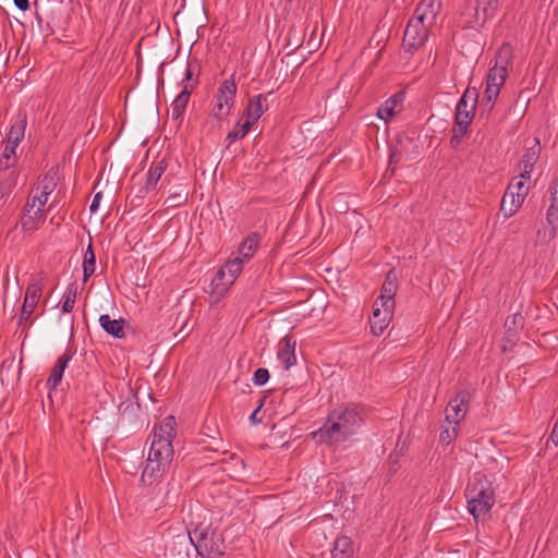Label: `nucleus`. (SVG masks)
<instances>
[{
    "label": "nucleus",
    "instance_id": "1",
    "mask_svg": "<svg viewBox=\"0 0 558 558\" xmlns=\"http://www.w3.org/2000/svg\"><path fill=\"white\" fill-rule=\"evenodd\" d=\"M366 408L359 403H345L328 413L324 425L315 433L323 442L339 444L355 436L364 425Z\"/></svg>",
    "mask_w": 558,
    "mask_h": 558
},
{
    "label": "nucleus",
    "instance_id": "2",
    "mask_svg": "<svg viewBox=\"0 0 558 558\" xmlns=\"http://www.w3.org/2000/svg\"><path fill=\"white\" fill-rule=\"evenodd\" d=\"M468 510L475 522L485 521L495 505V492L492 482L481 472L469 480L465 488Z\"/></svg>",
    "mask_w": 558,
    "mask_h": 558
},
{
    "label": "nucleus",
    "instance_id": "3",
    "mask_svg": "<svg viewBox=\"0 0 558 558\" xmlns=\"http://www.w3.org/2000/svg\"><path fill=\"white\" fill-rule=\"evenodd\" d=\"M512 61V48L509 44H502L496 52L494 65L486 75V88L482 98V109L490 112L494 101L498 98L500 88L508 76V66Z\"/></svg>",
    "mask_w": 558,
    "mask_h": 558
},
{
    "label": "nucleus",
    "instance_id": "4",
    "mask_svg": "<svg viewBox=\"0 0 558 558\" xmlns=\"http://www.w3.org/2000/svg\"><path fill=\"white\" fill-rule=\"evenodd\" d=\"M175 426L174 416L169 415L159 425L154 427L153 440L147 458L170 466L174 453L172 441L177 436Z\"/></svg>",
    "mask_w": 558,
    "mask_h": 558
},
{
    "label": "nucleus",
    "instance_id": "5",
    "mask_svg": "<svg viewBox=\"0 0 558 558\" xmlns=\"http://www.w3.org/2000/svg\"><path fill=\"white\" fill-rule=\"evenodd\" d=\"M477 99L478 93L476 88H466L458 101L454 112V126L450 138L452 147H458L468 133L474 118Z\"/></svg>",
    "mask_w": 558,
    "mask_h": 558
},
{
    "label": "nucleus",
    "instance_id": "6",
    "mask_svg": "<svg viewBox=\"0 0 558 558\" xmlns=\"http://www.w3.org/2000/svg\"><path fill=\"white\" fill-rule=\"evenodd\" d=\"M499 0H474L464 7L460 14L462 28L481 31L499 10Z\"/></svg>",
    "mask_w": 558,
    "mask_h": 558
},
{
    "label": "nucleus",
    "instance_id": "7",
    "mask_svg": "<svg viewBox=\"0 0 558 558\" xmlns=\"http://www.w3.org/2000/svg\"><path fill=\"white\" fill-rule=\"evenodd\" d=\"M190 543L202 558H220L225 554L222 535L209 527H196L189 532Z\"/></svg>",
    "mask_w": 558,
    "mask_h": 558
},
{
    "label": "nucleus",
    "instance_id": "8",
    "mask_svg": "<svg viewBox=\"0 0 558 558\" xmlns=\"http://www.w3.org/2000/svg\"><path fill=\"white\" fill-rule=\"evenodd\" d=\"M47 195L41 194L35 190V194L29 196L21 220V227L24 231H34L38 229L39 225L46 219L45 206L48 202Z\"/></svg>",
    "mask_w": 558,
    "mask_h": 558
},
{
    "label": "nucleus",
    "instance_id": "9",
    "mask_svg": "<svg viewBox=\"0 0 558 558\" xmlns=\"http://www.w3.org/2000/svg\"><path fill=\"white\" fill-rule=\"evenodd\" d=\"M236 84L233 78L225 80L215 96L211 116L219 122L225 121L235 104Z\"/></svg>",
    "mask_w": 558,
    "mask_h": 558
},
{
    "label": "nucleus",
    "instance_id": "10",
    "mask_svg": "<svg viewBox=\"0 0 558 558\" xmlns=\"http://www.w3.org/2000/svg\"><path fill=\"white\" fill-rule=\"evenodd\" d=\"M244 264L245 262H243L239 256L229 259L213 278V290L217 293L226 292L241 274Z\"/></svg>",
    "mask_w": 558,
    "mask_h": 558
},
{
    "label": "nucleus",
    "instance_id": "11",
    "mask_svg": "<svg viewBox=\"0 0 558 558\" xmlns=\"http://www.w3.org/2000/svg\"><path fill=\"white\" fill-rule=\"evenodd\" d=\"M470 400L471 393L469 390H459L446 407L445 422L459 425L468 413Z\"/></svg>",
    "mask_w": 558,
    "mask_h": 558
},
{
    "label": "nucleus",
    "instance_id": "12",
    "mask_svg": "<svg viewBox=\"0 0 558 558\" xmlns=\"http://www.w3.org/2000/svg\"><path fill=\"white\" fill-rule=\"evenodd\" d=\"M427 37L428 29L409 21L403 35L404 50L408 52H414L424 45Z\"/></svg>",
    "mask_w": 558,
    "mask_h": 558
},
{
    "label": "nucleus",
    "instance_id": "13",
    "mask_svg": "<svg viewBox=\"0 0 558 558\" xmlns=\"http://www.w3.org/2000/svg\"><path fill=\"white\" fill-rule=\"evenodd\" d=\"M41 291L43 288L40 283L33 282L28 284L25 291V298L21 308L19 324L28 320L41 296Z\"/></svg>",
    "mask_w": 558,
    "mask_h": 558
},
{
    "label": "nucleus",
    "instance_id": "14",
    "mask_svg": "<svg viewBox=\"0 0 558 558\" xmlns=\"http://www.w3.org/2000/svg\"><path fill=\"white\" fill-rule=\"evenodd\" d=\"M395 308L380 307L378 301L373 306V316L369 319L371 331L374 336H380L388 327Z\"/></svg>",
    "mask_w": 558,
    "mask_h": 558
},
{
    "label": "nucleus",
    "instance_id": "15",
    "mask_svg": "<svg viewBox=\"0 0 558 558\" xmlns=\"http://www.w3.org/2000/svg\"><path fill=\"white\" fill-rule=\"evenodd\" d=\"M556 192H551L553 203L547 209L546 221L543 229L538 230L537 239L542 242H550L556 236L557 221H558V209L555 207Z\"/></svg>",
    "mask_w": 558,
    "mask_h": 558
},
{
    "label": "nucleus",
    "instance_id": "16",
    "mask_svg": "<svg viewBox=\"0 0 558 558\" xmlns=\"http://www.w3.org/2000/svg\"><path fill=\"white\" fill-rule=\"evenodd\" d=\"M398 289L397 276L393 270L388 271L385 281L380 288V295L376 301L380 307L395 308V295Z\"/></svg>",
    "mask_w": 558,
    "mask_h": 558
},
{
    "label": "nucleus",
    "instance_id": "17",
    "mask_svg": "<svg viewBox=\"0 0 558 558\" xmlns=\"http://www.w3.org/2000/svg\"><path fill=\"white\" fill-rule=\"evenodd\" d=\"M294 350L295 340L292 337L286 336L280 340L277 359L286 371L296 363Z\"/></svg>",
    "mask_w": 558,
    "mask_h": 558
},
{
    "label": "nucleus",
    "instance_id": "18",
    "mask_svg": "<svg viewBox=\"0 0 558 558\" xmlns=\"http://www.w3.org/2000/svg\"><path fill=\"white\" fill-rule=\"evenodd\" d=\"M267 109L268 101L266 95L258 94L253 96L250 98L247 107L244 111L246 121L254 125Z\"/></svg>",
    "mask_w": 558,
    "mask_h": 558
},
{
    "label": "nucleus",
    "instance_id": "19",
    "mask_svg": "<svg viewBox=\"0 0 558 558\" xmlns=\"http://www.w3.org/2000/svg\"><path fill=\"white\" fill-rule=\"evenodd\" d=\"M71 360H72V353L70 350H66L63 354H61L57 359V361L51 369L50 376L48 377L47 383H46V386L48 387L49 390H54L58 387V385L61 383L63 373H64L65 368L68 367L69 362Z\"/></svg>",
    "mask_w": 558,
    "mask_h": 558
},
{
    "label": "nucleus",
    "instance_id": "20",
    "mask_svg": "<svg viewBox=\"0 0 558 558\" xmlns=\"http://www.w3.org/2000/svg\"><path fill=\"white\" fill-rule=\"evenodd\" d=\"M167 162L165 160H159L157 162H153L147 171L146 174V182L143 187L140 189L141 196H144L148 194L150 191H153L162 174L165 173L167 169Z\"/></svg>",
    "mask_w": 558,
    "mask_h": 558
},
{
    "label": "nucleus",
    "instance_id": "21",
    "mask_svg": "<svg viewBox=\"0 0 558 558\" xmlns=\"http://www.w3.org/2000/svg\"><path fill=\"white\" fill-rule=\"evenodd\" d=\"M170 466L165 465L162 462L154 461L147 458L146 465L142 472L141 482L144 485H151L163 476Z\"/></svg>",
    "mask_w": 558,
    "mask_h": 558
},
{
    "label": "nucleus",
    "instance_id": "22",
    "mask_svg": "<svg viewBox=\"0 0 558 558\" xmlns=\"http://www.w3.org/2000/svg\"><path fill=\"white\" fill-rule=\"evenodd\" d=\"M260 233L253 231L242 241L239 246V257L247 263L250 262L260 246Z\"/></svg>",
    "mask_w": 558,
    "mask_h": 558
},
{
    "label": "nucleus",
    "instance_id": "23",
    "mask_svg": "<svg viewBox=\"0 0 558 558\" xmlns=\"http://www.w3.org/2000/svg\"><path fill=\"white\" fill-rule=\"evenodd\" d=\"M20 173L16 170L3 171L0 178V206H4L17 185Z\"/></svg>",
    "mask_w": 558,
    "mask_h": 558
},
{
    "label": "nucleus",
    "instance_id": "24",
    "mask_svg": "<svg viewBox=\"0 0 558 558\" xmlns=\"http://www.w3.org/2000/svg\"><path fill=\"white\" fill-rule=\"evenodd\" d=\"M415 10L425 19V23H436L441 10V0H421Z\"/></svg>",
    "mask_w": 558,
    "mask_h": 558
},
{
    "label": "nucleus",
    "instance_id": "25",
    "mask_svg": "<svg viewBox=\"0 0 558 558\" xmlns=\"http://www.w3.org/2000/svg\"><path fill=\"white\" fill-rule=\"evenodd\" d=\"M524 198H522V194L506 191L500 203V211L502 213L505 218H510L514 214L519 211Z\"/></svg>",
    "mask_w": 558,
    "mask_h": 558
},
{
    "label": "nucleus",
    "instance_id": "26",
    "mask_svg": "<svg viewBox=\"0 0 558 558\" xmlns=\"http://www.w3.org/2000/svg\"><path fill=\"white\" fill-rule=\"evenodd\" d=\"M26 125V114L20 112L7 135V143L19 146L24 138Z\"/></svg>",
    "mask_w": 558,
    "mask_h": 558
},
{
    "label": "nucleus",
    "instance_id": "27",
    "mask_svg": "<svg viewBox=\"0 0 558 558\" xmlns=\"http://www.w3.org/2000/svg\"><path fill=\"white\" fill-rule=\"evenodd\" d=\"M538 158V147L537 145L529 148L524 155L522 156L521 161L519 162V177L522 179H530L533 167Z\"/></svg>",
    "mask_w": 558,
    "mask_h": 558
},
{
    "label": "nucleus",
    "instance_id": "28",
    "mask_svg": "<svg viewBox=\"0 0 558 558\" xmlns=\"http://www.w3.org/2000/svg\"><path fill=\"white\" fill-rule=\"evenodd\" d=\"M123 323V319H112L108 314L99 317L101 328L116 338L124 337Z\"/></svg>",
    "mask_w": 558,
    "mask_h": 558
},
{
    "label": "nucleus",
    "instance_id": "29",
    "mask_svg": "<svg viewBox=\"0 0 558 558\" xmlns=\"http://www.w3.org/2000/svg\"><path fill=\"white\" fill-rule=\"evenodd\" d=\"M57 181L58 170L51 168L39 179L38 185L35 190L44 195L49 196L56 190L58 184Z\"/></svg>",
    "mask_w": 558,
    "mask_h": 558
},
{
    "label": "nucleus",
    "instance_id": "30",
    "mask_svg": "<svg viewBox=\"0 0 558 558\" xmlns=\"http://www.w3.org/2000/svg\"><path fill=\"white\" fill-rule=\"evenodd\" d=\"M353 553L352 542L348 536H339L333 544V558H351Z\"/></svg>",
    "mask_w": 558,
    "mask_h": 558
},
{
    "label": "nucleus",
    "instance_id": "31",
    "mask_svg": "<svg viewBox=\"0 0 558 558\" xmlns=\"http://www.w3.org/2000/svg\"><path fill=\"white\" fill-rule=\"evenodd\" d=\"M17 146L5 143L3 153L0 158V170L10 171L15 161V150Z\"/></svg>",
    "mask_w": 558,
    "mask_h": 558
},
{
    "label": "nucleus",
    "instance_id": "32",
    "mask_svg": "<svg viewBox=\"0 0 558 558\" xmlns=\"http://www.w3.org/2000/svg\"><path fill=\"white\" fill-rule=\"evenodd\" d=\"M187 199L189 192L185 187H180L166 198L165 204L167 205V208H178L185 205Z\"/></svg>",
    "mask_w": 558,
    "mask_h": 558
},
{
    "label": "nucleus",
    "instance_id": "33",
    "mask_svg": "<svg viewBox=\"0 0 558 558\" xmlns=\"http://www.w3.org/2000/svg\"><path fill=\"white\" fill-rule=\"evenodd\" d=\"M96 257L93 251L92 244L86 248L84 260H83V280L86 281L90 276L94 275L96 269Z\"/></svg>",
    "mask_w": 558,
    "mask_h": 558
},
{
    "label": "nucleus",
    "instance_id": "34",
    "mask_svg": "<svg viewBox=\"0 0 558 558\" xmlns=\"http://www.w3.org/2000/svg\"><path fill=\"white\" fill-rule=\"evenodd\" d=\"M189 544H191L189 536L185 537L183 535H178L173 539L171 547H169V551L171 555H174V551H177V554L179 556H181V558H187L189 557Z\"/></svg>",
    "mask_w": 558,
    "mask_h": 558
},
{
    "label": "nucleus",
    "instance_id": "35",
    "mask_svg": "<svg viewBox=\"0 0 558 558\" xmlns=\"http://www.w3.org/2000/svg\"><path fill=\"white\" fill-rule=\"evenodd\" d=\"M458 427L456 424L442 425L439 434V440L441 444L449 445L458 436Z\"/></svg>",
    "mask_w": 558,
    "mask_h": 558
},
{
    "label": "nucleus",
    "instance_id": "36",
    "mask_svg": "<svg viewBox=\"0 0 558 558\" xmlns=\"http://www.w3.org/2000/svg\"><path fill=\"white\" fill-rule=\"evenodd\" d=\"M76 288L73 286H70L66 288L64 294H63V303H62V312L63 313H71L74 308L75 300H76Z\"/></svg>",
    "mask_w": 558,
    "mask_h": 558
},
{
    "label": "nucleus",
    "instance_id": "37",
    "mask_svg": "<svg viewBox=\"0 0 558 558\" xmlns=\"http://www.w3.org/2000/svg\"><path fill=\"white\" fill-rule=\"evenodd\" d=\"M524 318L521 314H514L508 316L505 322V328L507 329V333L510 336L515 333V331L523 326Z\"/></svg>",
    "mask_w": 558,
    "mask_h": 558
},
{
    "label": "nucleus",
    "instance_id": "38",
    "mask_svg": "<svg viewBox=\"0 0 558 558\" xmlns=\"http://www.w3.org/2000/svg\"><path fill=\"white\" fill-rule=\"evenodd\" d=\"M253 124L245 120L243 124L240 125L238 130H233L227 134V141L229 143H233L235 141L242 140L252 129Z\"/></svg>",
    "mask_w": 558,
    "mask_h": 558
},
{
    "label": "nucleus",
    "instance_id": "39",
    "mask_svg": "<svg viewBox=\"0 0 558 558\" xmlns=\"http://www.w3.org/2000/svg\"><path fill=\"white\" fill-rule=\"evenodd\" d=\"M192 94V85L183 86L180 94L174 98L172 105L185 110Z\"/></svg>",
    "mask_w": 558,
    "mask_h": 558
},
{
    "label": "nucleus",
    "instance_id": "40",
    "mask_svg": "<svg viewBox=\"0 0 558 558\" xmlns=\"http://www.w3.org/2000/svg\"><path fill=\"white\" fill-rule=\"evenodd\" d=\"M525 180L526 179H522L520 177V179L518 180V178H515L507 187L506 191L508 192H512L513 194L518 193L519 194H522V198L525 199L526 195H527V191H529V187L525 185Z\"/></svg>",
    "mask_w": 558,
    "mask_h": 558
},
{
    "label": "nucleus",
    "instance_id": "41",
    "mask_svg": "<svg viewBox=\"0 0 558 558\" xmlns=\"http://www.w3.org/2000/svg\"><path fill=\"white\" fill-rule=\"evenodd\" d=\"M396 108L388 100L384 101L377 109V117L384 121H388L396 114Z\"/></svg>",
    "mask_w": 558,
    "mask_h": 558
},
{
    "label": "nucleus",
    "instance_id": "42",
    "mask_svg": "<svg viewBox=\"0 0 558 558\" xmlns=\"http://www.w3.org/2000/svg\"><path fill=\"white\" fill-rule=\"evenodd\" d=\"M181 84H182V87L183 86H187L189 84H191L192 85V92L194 90V88L198 84V73L194 74L193 66L189 62L186 64L185 72H184V77H183Z\"/></svg>",
    "mask_w": 558,
    "mask_h": 558
},
{
    "label": "nucleus",
    "instance_id": "43",
    "mask_svg": "<svg viewBox=\"0 0 558 558\" xmlns=\"http://www.w3.org/2000/svg\"><path fill=\"white\" fill-rule=\"evenodd\" d=\"M269 379V372L266 368H257L253 375V383L256 386L265 385Z\"/></svg>",
    "mask_w": 558,
    "mask_h": 558
},
{
    "label": "nucleus",
    "instance_id": "44",
    "mask_svg": "<svg viewBox=\"0 0 558 558\" xmlns=\"http://www.w3.org/2000/svg\"><path fill=\"white\" fill-rule=\"evenodd\" d=\"M411 22L423 26L424 28L428 29L434 25V23H425V19L421 16V14H417V11L414 10L412 17L410 19Z\"/></svg>",
    "mask_w": 558,
    "mask_h": 558
},
{
    "label": "nucleus",
    "instance_id": "45",
    "mask_svg": "<svg viewBox=\"0 0 558 558\" xmlns=\"http://www.w3.org/2000/svg\"><path fill=\"white\" fill-rule=\"evenodd\" d=\"M391 105H393V107L397 109V108H401L402 107V104L404 101V94L403 93H396L393 94L392 96H390L388 99H387Z\"/></svg>",
    "mask_w": 558,
    "mask_h": 558
},
{
    "label": "nucleus",
    "instance_id": "46",
    "mask_svg": "<svg viewBox=\"0 0 558 558\" xmlns=\"http://www.w3.org/2000/svg\"><path fill=\"white\" fill-rule=\"evenodd\" d=\"M263 405H264V400H260L258 407L250 415V421L252 424L257 425V424L262 423L263 418H262V416H258V413H259L260 409L263 408Z\"/></svg>",
    "mask_w": 558,
    "mask_h": 558
},
{
    "label": "nucleus",
    "instance_id": "47",
    "mask_svg": "<svg viewBox=\"0 0 558 558\" xmlns=\"http://www.w3.org/2000/svg\"><path fill=\"white\" fill-rule=\"evenodd\" d=\"M13 1H14L15 7L23 12H25L29 9L28 0H13Z\"/></svg>",
    "mask_w": 558,
    "mask_h": 558
},
{
    "label": "nucleus",
    "instance_id": "48",
    "mask_svg": "<svg viewBox=\"0 0 558 558\" xmlns=\"http://www.w3.org/2000/svg\"><path fill=\"white\" fill-rule=\"evenodd\" d=\"M101 197H102L101 193H97L94 196V199H93V202H92V204L89 206L90 213H95L98 209L99 201H100Z\"/></svg>",
    "mask_w": 558,
    "mask_h": 558
},
{
    "label": "nucleus",
    "instance_id": "49",
    "mask_svg": "<svg viewBox=\"0 0 558 558\" xmlns=\"http://www.w3.org/2000/svg\"><path fill=\"white\" fill-rule=\"evenodd\" d=\"M184 112V109L177 107L171 104V117L172 119L177 120L179 119Z\"/></svg>",
    "mask_w": 558,
    "mask_h": 558
},
{
    "label": "nucleus",
    "instance_id": "50",
    "mask_svg": "<svg viewBox=\"0 0 558 558\" xmlns=\"http://www.w3.org/2000/svg\"><path fill=\"white\" fill-rule=\"evenodd\" d=\"M558 429V420H556L553 424L551 434L549 439L554 442V445H558V440L556 439V432Z\"/></svg>",
    "mask_w": 558,
    "mask_h": 558
},
{
    "label": "nucleus",
    "instance_id": "51",
    "mask_svg": "<svg viewBox=\"0 0 558 558\" xmlns=\"http://www.w3.org/2000/svg\"><path fill=\"white\" fill-rule=\"evenodd\" d=\"M230 459H231V460H232V462L234 463V466H235V468L244 469L245 463H244V461H243L241 458L236 457L235 454H232V456L230 457Z\"/></svg>",
    "mask_w": 558,
    "mask_h": 558
},
{
    "label": "nucleus",
    "instance_id": "52",
    "mask_svg": "<svg viewBox=\"0 0 558 558\" xmlns=\"http://www.w3.org/2000/svg\"><path fill=\"white\" fill-rule=\"evenodd\" d=\"M557 12H558V7H554V8H553V14H554V15H556V14H557Z\"/></svg>",
    "mask_w": 558,
    "mask_h": 558
},
{
    "label": "nucleus",
    "instance_id": "53",
    "mask_svg": "<svg viewBox=\"0 0 558 558\" xmlns=\"http://www.w3.org/2000/svg\"><path fill=\"white\" fill-rule=\"evenodd\" d=\"M395 158V154L390 155V162H392V159Z\"/></svg>",
    "mask_w": 558,
    "mask_h": 558
},
{
    "label": "nucleus",
    "instance_id": "54",
    "mask_svg": "<svg viewBox=\"0 0 558 558\" xmlns=\"http://www.w3.org/2000/svg\"><path fill=\"white\" fill-rule=\"evenodd\" d=\"M166 499H167V500H169V499H170V497H169V493H167V495H166Z\"/></svg>",
    "mask_w": 558,
    "mask_h": 558
}]
</instances>
